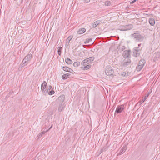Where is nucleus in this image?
I'll return each instance as SVG.
<instances>
[{"label":"nucleus","mask_w":160,"mask_h":160,"mask_svg":"<svg viewBox=\"0 0 160 160\" xmlns=\"http://www.w3.org/2000/svg\"><path fill=\"white\" fill-rule=\"evenodd\" d=\"M32 57L31 52H29L22 60L21 64L23 66L28 65Z\"/></svg>","instance_id":"1"},{"label":"nucleus","mask_w":160,"mask_h":160,"mask_svg":"<svg viewBox=\"0 0 160 160\" xmlns=\"http://www.w3.org/2000/svg\"><path fill=\"white\" fill-rule=\"evenodd\" d=\"M131 36L134 38V39L138 42L142 41L144 37L142 36L140 34L138 33H134L131 34Z\"/></svg>","instance_id":"2"},{"label":"nucleus","mask_w":160,"mask_h":160,"mask_svg":"<svg viewBox=\"0 0 160 160\" xmlns=\"http://www.w3.org/2000/svg\"><path fill=\"white\" fill-rule=\"evenodd\" d=\"M132 28L133 25L132 24H128L125 26H120L119 30L121 31H125L130 30Z\"/></svg>","instance_id":"3"},{"label":"nucleus","mask_w":160,"mask_h":160,"mask_svg":"<svg viewBox=\"0 0 160 160\" xmlns=\"http://www.w3.org/2000/svg\"><path fill=\"white\" fill-rule=\"evenodd\" d=\"M105 72L107 75L110 76L113 74L114 70L111 67L108 66L106 68Z\"/></svg>","instance_id":"4"},{"label":"nucleus","mask_w":160,"mask_h":160,"mask_svg":"<svg viewBox=\"0 0 160 160\" xmlns=\"http://www.w3.org/2000/svg\"><path fill=\"white\" fill-rule=\"evenodd\" d=\"M141 50V49L139 47H135L133 51V55L135 57H137L140 55V51Z\"/></svg>","instance_id":"5"},{"label":"nucleus","mask_w":160,"mask_h":160,"mask_svg":"<svg viewBox=\"0 0 160 160\" xmlns=\"http://www.w3.org/2000/svg\"><path fill=\"white\" fill-rule=\"evenodd\" d=\"M131 62V60L129 58H125L121 63V65L123 67H126L129 65Z\"/></svg>","instance_id":"6"},{"label":"nucleus","mask_w":160,"mask_h":160,"mask_svg":"<svg viewBox=\"0 0 160 160\" xmlns=\"http://www.w3.org/2000/svg\"><path fill=\"white\" fill-rule=\"evenodd\" d=\"M124 109V105L122 104L121 105L118 106L116 109L115 112V114L121 113L122 112Z\"/></svg>","instance_id":"7"},{"label":"nucleus","mask_w":160,"mask_h":160,"mask_svg":"<svg viewBox=\"0 0 160 160\" xmlns=\"http://www.w3.org/2000/svg\"><path fill=\"white\" fill-rule=\"evenodd\" d=\"M131 51L130 50H126L124 51L123 56L125 58H130Z\"/></svg>","instance_id":"8"},{"label":"nucleus","mask_w":160,"mask_h":160,"mask_svg":"<svg viewBox=\"0 0 160 160\" xmlns=\"http://www.w3.org/2000/svg\"><path fill=\"white\" fill-rule=\"evenodd\" d=\"M153 60L156 62L160 58V52H155L153 55Z\"/></svg>","instance_id":"9"},{"label":"nucleus","mask_w":160,"mask_h":160,"mask_svg":"<svg viewBox=\"0 0 160 160\" xmlns=\"http://www.w3.org/2000/svg\"><path fill=\"white\" fill-rule=\"evenodd\" d=\"M47 87V83L45 81H44L41 86V89L42 91H45V89Z\"/></svg>","instance_id":"10"},{"label":"nucleus","mask_w":160,"mask_h":160,"mask_svg":"<svg viewBox=\"0 0 160 160\" xmlns=\"http://www.w3.org/2000/svg\"><path fill=\"white\" fill-rule=\"evenodd\" d=\"M52 126L48 130H47L46 131H42V132L41 133L39 134L37 136V139H39V138H41V137H42V135L45 134V132H48V131L51 128H52Z\"/></svg>","instance_id":"11"},{"label":"nucleus","mask_w":160,"mask_h":160,"mask_svg":"<svg viewBox=\"0 0 160 160\" xmlns=\"http://www.w3.org/2000/svg\"><path fill=\"white\" fill-rule=\"evenodd\" d=\"M62 69L64 71H66V72H71L72 71H73V70L71 68H69L68 67H66V66L63 67Z\"/></svg>","instance_id":"12"},{"label":"nucleus","mask_w":160,"mask_h":160,"mask_svg":"<svg viewBox=\"0 0 160 160\" xmlns=\"http://www.w3.org/2000/svg\"><path fill=\"white\" fill-rule=\"evenodd\" d=\"M151 92H148L147 94H146L144 98H143V99L142 101L140 100L139 102V103H140V104H141L142 103H143L147 99V98H148V96L149 95Z\"/></svg>","instance_id":"13"},{"label":"nucleus","mask_w":160,"mask_h":160,"mask_svg":"<svg viewBox=\"0 0 160 160\" xmlns=\"http://www.w3.org/2000/svg\"><path fill=\"white\" fill-rule=\"evenodd\" d=\"M100 20L97 21L94 23H92V28H95L98 25L100 24Z\"/></svg>","instance_id":"14"},{"label":"nucleus","mask_w":160,"mask_h":160,"mask_svg":"<svg viewBox=\"0 0 160 160\" xmlns=\"http://www.w3.org/2000/svg\"><path fill=\"white\" fill-rule=\"evenodd\" d=\"M149 22L150 24L152 26H153L155 24L154 19L152 18H149Z\"/></svg>","instance_id":"15"},{"label":"nucleus","mask_w":160,"mask_h":160,"mask_svg":"<svg viewBox=\"0 0 160 160\" xmlns=\"http://www.w3.org/2000/svg\"><path fill=\"white\" fill-rule=\"evenodd\" d=\"M146 63V61L144 59H142L139 61L138 62V64L141 65L143 67L145 63Z\"/></svg>","instance_id":"16"},{"label":"nucleus","mask_w":160,"mask_h":160,"mask_svg":"<svg viewBox=\"0 0 160 160\" xmlns=\"http://www.w3.org/2000/svg\"><path fill=\"white\" fill-rule=\"evenodd\" d=\"M86 31V29L84 28H82L79 29L77 33L79 34H81L84 33Z\"/></svg>","instance_id":"17"},{"label":"nucleus","mask_w":160,"mask_h":160,"mask_svg":"<svg viewBox=\"0 0 160 160\" xmlns=\"http://www.w3.org/2000/svg\"><path fill=\"white\" fill-rule=\"evenodd\" d=\"M127 149V146L126 145L123 146L120 150V153L121 154L125 152Z\"/></svg>","instance_id":"18"},{"label":"nucleus","mask_w":160,"mask_h":160,"mask_svg":"<svg viewBox=\"0 0 160 160\" xmlns=\"http://www.w3.org/2000/svg\"><path fill=\"white\" fill-rule=\"evenodd\" d=\"M70 75L71 74L69 73L64 74L62 76V78L63 79H66L69 78V77Z\"/></svg>","instance_id":"19"},{"label":"nucleus","mask_w":160,"mask_h":160,"mask_svg":"<svg viewBox=\"0 0 160 160\" xmlns=\"http://www.w3.org/2000/svg\"><path fill=\"white\" fill-rule=\"evenodd\" d=\"M72 36H70L66 40V45H68L69 44L70 42V41L72 39Z\"/></svg>","instance_id":"20"},{"label":"nucleus","mask_w":160,"mask_h":160,"mask_svg":"<svg viewBox=\"0 0 160 160\" xmlns=\"http://www.w3.org/2000/svg\"><path fill=\"white\" fill-rule=\"evenodd\" d=\"M65 62L68 64H71L72 63V61L69 58H67L65 59Z\"/></svg>","instance_id":"21"},{"label":"nucleus","mask_w":160,"mask_h":160,"mask_svg":"<svg viewBox=\"0 0 160 160\" xmlns=\"http://www.w3.org/2000/svg\"><path fill=\"white\" fill-rule=\"evenodd\" d=\"M94 57L93 56L89 57L86 59L87 60V61L89 63H90L91 62L93 61L94 59Z\"/></svg>","instance_id":"22"},{"label":"nucleus","mask_w":160,"mask_h":160,"mask_svg":"<svg viewBox=\"0 0 160 160\" xmlns=\"http://www.w3.org/2000/svg\"><path fill=\"white\" fill-rule=\"evenodd\" d=\"M88 63H89L87 61V60L86 59H85L82 61L81 62V65H82L85 66Z\"/></svg>","instance_id":"23"},{"label":"nucleus","mask_w":160,"mask_h":160,"mask_svg":"<svg viewBox=\"0 0 160 160\" xmlns=\"http://www.w3.org/2000/svg\"><path fill=\"white\" fill-rule=\"evenodd\" d=\"M63 108V106L62 103L60 104L59 106L58 110L59 112H61Z\"/></svg>","instance_id":"24"},{"label":"nucleus","mask_w":160,"mask_h":160,"mask_svg":"<svg viewBox=\"0 0 160 160\" xmlns=\"http://www.w3.org/2000/svg\"><path fill=\"white\" fill-rule=\"evenodd\" d=\"M91 67V65L89 64L84 66V67H82V68L83 70H88Z\"/></svg>","instance_id":"25"},{"label":"nucleus","mask_w":160,"mask_h":160,"mask_svg":"<svg viewBox=\"0 0 160 160\" xmlns=\"http://www.w3.org/2000/svg\"><path fill=\"white\" fill-rule=\"evenodd\" d=\"M80 63L79 62H75L73 64V66L75 67H77L80 65Z\"/></svg>","instance_id":"26"},{"label":"nucleus","mask_w":160,"mask_h":160,"mask_svg":"<svg viewBox=\"0 0 160 160\" xmlns=\"http://www.w3.org/2000/svg\"><path fill=\"white\" fill-rule=\"evenodd\" d=\"M143 67L140 65H138L136 67V70L138 71H139L141 70V69L143 68Z\"/></svg>","instance_id":"27"},{"label":"nucleus","mask_w":160,"mask_h":160,"mask_svg":"<svg viewBox=\"0 0 160 160\" xmlns=\"http://www.w3.org/2000/svg\"><path fill=\"white\" fill-rule=\"evenodd\" d=\"M105 5L106 6H110L112 5V2L109 1H106L105 2Z\"/></svg>","instance_id":"28"},{"label":"nucleus","mask_w":160,"mask_h":160,"mask_svg":"<svg viewBox=\"0 0 160 160\" xmlns=\"http://www.w3.org/2000/svg\"><path fill=\"white\" fill-rule=\"evenodd\" d=\"M58 55H59L60 56L61 55V50L62 49V47H58Z\"/></svg>","instance_id":"29"},{"label":"nucleus","mask_w":160,"mask_h":160,"mask_svg":"<svg viewBox=\"0 0 160 160\" xmlns=\"http://www.w3.org/2000/svg\"><path fill=\"white\" fill-rule=\"evenodd\" d=\"M91 41H92V39L91 38H87L86 39L85 41L84 42V43L85 44H86L87 43H89Z\"/></svg>","instance_id":"30"},{"label":"nucleus","mask_w":160,"mask_h":160,"mask_svg":"<svg viewBox=\"0 0 160 160\" xmlns=\"http://www.w3.org/2000/svg\"><path fill=\"white\" fill-rule=\"evenodd\" d=\"M65 98V96L64 95H62L60 96L58 98V99H60V98L62 99L63 101Z\"/></svg>","instance_id":"31"},{"label":"nucleus","mask_w":160,"mask_h":160,"mask_svg":"<svg viewBox=\"0 0 160 160\" xmlns=\"http://www.w3.org/2000/svg\"><path fill=\"white\" fill-rule=\"evenodd\" d=\"M48 94L49 95H53L54 93V91L53 90H51L49 92H48Z\"/></svg>","instance_id":"32"},{"label":"nucleus","mask_w":160,"mask_h":160,"mask_svg":"<svg viewBox=\"0 0 160 160\" xmlns=\"http://www.w3.org/2000/svg\"><path fill=\"white\" fill-rule=\"evenodd\" d=\"M107 149V148L106 147H103V148H102L101 150V152H104V151H105L106 150V149Z\"/></svg>","instance_id":"33"},{"label":"nucleus","mask_w":160,"mask_h":160,"mask_svg":"<svg viewBox=\"0 0 160 160\" xmlns=\"http://www.w3.org/2000/svg\"><path fill=\"white\" fill-rule=\"evenodd\" d=\"M126 74H127V73L125 72H122L120 73H119V74L120 75L122 76H126Z\"/></svg>","instance_id":"34"},{"label":"nucleus","mask_w":160,"mask_h":160,"mask_svg":"<svg viewBox=\"0 0 160 160\" xmlns=\"http://www.w3.org/2000/svg\"><path fill=\"white\" fill-rule=\"evenodd\" d=\"M52 88V86L51 85H49L48 87H47V88H46V89H47V91H48V90H50Z\"/></svg>","instance_id":"35"},{"label":"nucleus","mask_w":160,"mask_h":160,"mask_svg":"<svg viewBox=\"0 0 160 160\" xmlns=\"http://www.w3.org/2000/svg\"><path fill=\"white\" fill-rule=\"evenodd\" d=\"M90 0H84V2L86 3H88L89 2Z\"/></svg>","instance_id":"36"},{"label":"nucleus","mask_w":160,"mask_h":160,"mask_svg":"<svg viewBox=\"0 0 160 160\" xmlns=\"http://www.w3.org/2000/svg\"><path fill=\"white\" fill-rule=\"evenodd\" d=\"M136 1V0H134L130 2V3L133 4V3H134V2H135Z\"/></svg>","instance_id":"37"},{"label":"nucleus","mask_w":160,"mask_h":160,"mask_svg":"<svg viewBox=\"0 0 160 160\" xmlns=\"http://www.w3.org/2000/svg\"><path fill=\"white\" fill-rule=\"evenodd\" d=\"M141 44H142L141 43H140L139 44H138V47L141 46Z\"/></svg>","instance_id":"38"},{"label":"nucleus","mask_w":160,"mask_h":160,"mask_svg":"<svg viewBox=\"0 0 160 160\" xmlns=\"http://www.w3.org/2000/svg\"><path fill=\"white\" fill-rule=\"evenodd\" d=\"M123 47V48H122V50H123V49H125V47Z\"/></svg>","instance_id":"39"},{"label":"nucleus","mask_w":160,"mask_h":160,"mask_svg":"<svg viewBox=\"0 0 160 160\" xmlns=\"http://www.w3.org/2000/svg\"><path fill=\"white\" fill-rule=\"evenodd\" d=\"M12 92H10V93H12Z\"/></svg>","instance_id":"40"}]
</instances>
